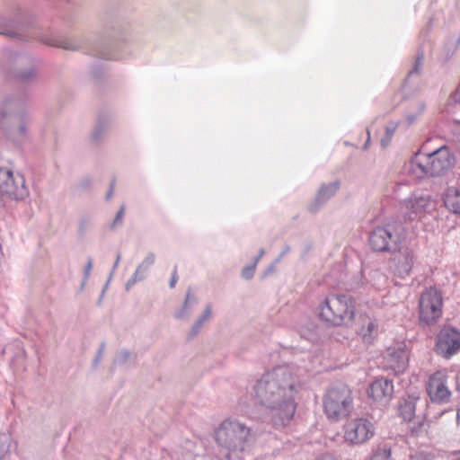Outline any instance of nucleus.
Segmentation results:
<instances>
[{
    "mask_svg": "<svg viewBox=\"0 0 460 460\" xmlns=\"http://www.w3.org/2000/svg\"><path fill=\"white\" fill-rule=\"evenodd\" d=\"M297 378L288 367L279 366L264 373L253 385L256 402L271 411L276 429L287 426L296 411Z\"/></svg>",
    "mask_w": 460,
    "mask_h": 460,
    "instance_id": "nucleus-1",
    "label": "nucleus"
},
{
    "mask_svg": "<svg viewBox=\"0 0 460 460\" xmlns=\"http://www.w3.org/2000/svg\"><path fill=\"white\" fill-rule=\"evenodd\" d=\"M424 109H425V104L423 102H420L419 104L418 111H416L414 113H408L405 116V119L407 121V126H411V124H413L416 121V119H418V117L423 112Z\"/></svg>",
    "mask_w": 460,
    "mask_h": 460,
    "instance_id": "nucleus-35",
    "label": "nucleus"
},
{
    "mask_svg": "<svg viewBox=\"0 0 460 460\" xmlns=\"http://www.w3.org/2000/svg\"><path fill=\"white\" fill-rule=\"evenodd\" d=\"M45 43L55 47L62 48L66 50H79L83 49H89L92 50L93 55L103 59H115L116 55L110 54L102 45L99 43H92L89 39L85 37L80 38H61V39H49Z\"/></svg>",
    "mask_w": 460,
    "mask_h": 460,
    "instance_id": "nucleus-7",
    "label": "nucleus"
},
{
    "mask_svg": "<svg viewBox=\"0 0 460 460\" xmlns=\"http://www.w3.org/2000/svg\"><path fill=\"white\" fill-rule=\"evenodd\" d=\"M104 349H105V342H102V343L100 344V347H99L98 352H101L102 354H103Z\"/></svg>",
    "mask_w": 460,
    "mask_h": 460,
    "instance_id": "nucleus-56",
    "label": "nucleus"
},
{
    "mask_svg": "<svg viewBox=\"0 0 460 460\" xmlns=\"http://www.w3.org/2000/svg\"><path fill=\"white\" fill-rule=\"evenodd\" d=\"M37 77V68L31 66L27 68L20 69L15 72L14 78L22 84L32 83Z\"/></svg>",
    "mask_w": 460,
    "mask_h": 460,
    "instance_id": "nucleus-27",
    "label": "nucleus"
},
{
    "mask_svg": "<svg viewBox=\"0 0 460 460\" xmlns=\"http://www.w3.org/2000/svg\"><path fill=\"white\" fill-rule=\"evenodd\" d=\"M279 263V259H275L265 270L263 273V277H267L276 270V266Z\"/></svg>",
    "mask_w": 460,
    "mask_h": 460,
    "instance_id": "nucleus-41",
    "label": "nucleus"
},
{
    "mask_svg": "<svg viewBox=\"0 0 460 460\" xmlns=\"http://www.w3.org/2000/svg\"><path fill=\"white\" fill-rule=\"evenodd\" d=\"M109 283H110V281H109V280H107V282H106L105 286H104V287H103V288H102V294H101V296H100V297H99V299H98V305H101V304H102V298H103L104 293H105V291H106V289H107V288H108Z\"/></svg>",
    "mask_w": 460,
    "mask_h": 460,
    "instance_id": "nucleus-53",
    "label": "nucleus"
},
{
    "mask_svg": "<svg viewBox=\"0 0 460 460\" xmlns=\"http://www.w3.org/2000/svg\"><path fill=\"white\" fill-rule=\"evenodd\" d=\"M28 96L23 93H13L5 97L0 110V119L19 118L22 113H30L27 107Z\"/></svg>",
    "mask_w": 460,
    "mask_h": 460,
    "instance_id": "nucleus-11",
    "label": "nucleus"
},
{
    "mask_svg": "<svg viewBox=\"0 0 460 460\" xmlns=\"http://www.w3.org/2000/svg\"><path fill=\"white\" fill-rule=\"evenodd\" d=\"M105 131L106 128L104 124L99 121L98 124L95 126L93 131L92 132V139L95 142L101 141Z\"/></svg>",
    "mask_w": 460,
    "mask_h": 460,
    "instance_id": "nucleus-34",
    "label": "nucleus"
},
{
    "mask_svg": "<svg viewBox=\"0 0 460 460\" xmlns=\"http://www.w3.org/2000/svg\"><path fill=\"white\" fill-rule=\"evenodd\" d=\"M255 270H256L255 264L251 263L249 265H246L242 270V272H241L242 278L244 279H247V280L252 279L254 276Z\"/></svg>",
    "mask_w": 460,
    "mask_h": 460,
    "instance_id": "nucleus-37",
    "label": "nucleus"
},
{
    "mask_svg": "<svg viewBox=\"0 0 460 460\" xmlns=\"http://www.w3.org/2000/svg\"><path fill=\"white\" fill-rule=\"evenodd\" d=\"M353 409V399L349 387L339 383L332 385L323 398V410L326 417L338 421L347 417Z\"/></svg>",
    "mask_w": 460,
    "mask_h": 460,
    "instance_id": "nucleus-3",
    "label": "nucleus"
},
{
    "mask_svg": "<svg viewBox=\"0 0 460 460\" xmlns=\"http://www.w3.org/2000/svg\"><path fill=\"white\" fill-rule=\"evenodd\" d=\"M317 460H341V459L332 454H324L322 456H320L319 458H317Z\"/></svg>",
    "mask_w": 460,
    "mask_h": 460,
    "instance_id": "nucleus-49",
    "label": "nucleus"
},
{
    "mask_svg": "<svg viewBox=\"0 0 460 460\" xmlns=\"http://www.w3.org/2000/svg\"><path fill=\"white\" fill-rule=\"evenodd\" d=\"M429 163L427 154L417 153L409 164V173L415 178L429 177Z\"/></svg>",
    "mask_w": 460,
    "mask_h": 460,
    "instance_id": "nucleus-21",
    "label": "nucleus"
},
{
    "mask_svg": "<svg viewBox=\"0 0 460 460\" xmlns=\"http://www.w3.org/2000/svg\"><path fill=\"white\" fill-rule=\"evenodd\" d=\"M402 226L395 221L374 227L368 234V244L376 252H394L402 239Z\"/></svg>",
    "mask_w": 460,
    "mask_h": 460,
    "instance_id": "nucleus-4",
    "label": "nucleus"
},
{
    "mask_svg": "<svg viewBox=\"0 0 460 460\" xmlns=\"http://www.w3.org/2000/svg\"><path fill=\"white\" fill-rule=\"evenodd\" d=\"M410 460H431L430 455L425 452H416L411 455Z\"/></svg>",
    "mask_w": 460,
    "mask_h": 460,
    "instance_id": "nucleus-40",
    "label": "nucleus"
},
{
    "mask_svg": "<svg viewBox=\"0 0 460 460\" xmlns=\"http://www.w3.org/2000/svg\"><path fill=\"white\" fill-rule=\"evenodd\" d=\"M435 350L444 358H450L460 351V332L452 327L443 328L438 335Z\"/></svg>",
    "mask_w": 460,
    "mask_h": 460,
    "instance_id": "nucleus-9",
    "label": "nucleus"
},
{
    "mask_svg": "<svg viewBox=\"0 0 460 460\" xmlns=\"http://www.w3.org/2000/svg\"><path fill=\"white\" fill-rule=\"evenodd\" d=\"M319 318L332 326L349 324L355 317V302L350 295L330 294L318 305Z\"/></svg>",
    "mask_w": 460,
    "mask_h": 460,
    "instance_id": "nucleus-2",
    "label": "nucleus"
},
{
    "mask_svg": "<svg viewBox=\"0 0 460 460\" xmlns=\"http://www.w3.org/2000/svg\"><path fill=\"white\" fill-rule=\"evenodd\" d=\"M11 447V438L5 433H0V460L9 454Z\"/></svg>",
    "mask_w": 460,
    "mask_h": 460,
    "instance_id": "nucleus-31",
    "label": "nucleus"
},
{
    "mask_svg": "<svg viewBox=\"0 0 460 460\" xmlns=\"http://www.w3.org/2000/svg\"><path fill=\"white\" fill-rule=\"evenodd\" d=\"M427 155L429 163V177L440 176L454 165L455 156L447 146H442Z\"/></svg>",
    "mask_w": 460,
    "mask_h": 460,
    "instance_id": "nucleus-10",
    "label": "nucleus"
},
{
    "mask_svg": "<svg viewBox=\"0 0 460 460\" xmlns=\"http://www.w3.org/2000/svg\"><path fill=\"white\" fill-rule=\"evenodd\" d=\"M371 460H393L391 447L387 444L378 446L374 449Z\"/></svg>",
    "mask_w": 460,
    "mask_h": 460,
    "instance_id": "nucleus-30",
    "label": "nucleus"
},
{
    "mask_svg": "<svg viewBox=\"0 0 460 460\" xmlns=\"http://www.w3.org/2000/svg\"><path fill=\"white\" fill-rule=\"evenodd\" d=\"M124 216H125V206L122 205L120 208L116 213V216L112 222L111 223L110 228L111 230H115L119 227H121L123 226L124 222Z\"/></svg>",
    "mask_w": 460,
    "mask_h": 460,
    "instance_id": "nucleus-32",
    "label": "nucleus"
},
{
    "mask_svg": "<svg viewBox=\"0 0 460 460\" xmlns=\"http://www.w3.org/2000/svg\"><path fill=\"white\" fill-rule=\"evenodd\" d=\"M90 185H91V180L89 178H84L80 181L78 187L82 190H86L90 187Z\"/></svg>",
    "mask_w": 460,
    "mask_h": 460,
    "instance_id": "nucleus-47",
    "label": "nucleus"
},
{
    "mask_svg": "<svg viewBox=\"0 0 460 460\" xmlns=\"http://www.w3.org/2000/svg\"><path fill=\"white\" fill-rule=\"evenodd\" d=\"M418 399V396L411 394L400 401L398 411L403 420L411 421L413 419L415 416L416 402Z\"/></svg>",
    "mask_w": 460,
    "mask_h": 460,
    "instance_id": "nucleus-24",
    "label": "nucleus"
},
{
    "mask_svg": "<svg viewBox=\"0 0 460 460\" xmlns=\"http://www.w3.org/2000/svg\"><path fill=\"white\" fill-rule=\"evenodd\" d=\"M22 23V16L19 12L13 16H1L0 34L9 38H16L19 36Z\"/></svg>",
    "mask_w": 460,
    "mask_h": 460,
    "instance_id": "nucleus-17",
    "label": "nucleus"
},
{
    "mask_svg": "<svg viewBox=\"0 0 460 460\" xmlns=\"http://www.w3.org/2000/svg\"><path fill=\"white\" fill-rule=\"evenodd\" d=\"M94 218L91 215H82L78 221L77 234L80 238H84L86 234L93 229Z\"/></svg>",
    "mask_w": 460,
    "mask_h": 460,
    "instance_id": "nucleus-28",
    "label": "nucleus"
},
{
    "mask_svg": "<svg viewBox=\"0 0 460 460\" xmlns=\"http://www.w3.org/2000/svg\"><path fill=\"white\" fill-rule=\"evenodd\" d=\"M0 196L14 200H24L29 197V189L23 175L14 174L13 170L0 166Z\"/></svg>",
    "mask_w": 460,
    "mask_h": 460,
    "instance_id": "nucleus-6",
    "label": "nucleus"
},
{
    "mask_svg": "<svg viewBox=\"0 0 460 460\" xmlns=\"http://www.w3.org/2000/svg\"><path fill=\"white\" fill-rule=\"evenodd\" d=\"M385 358L389 367L395 372H403L408 367L409 354L403 348L389 349Z\"/></svg>",
    "mask_w": 460,
    "mask_h": 460,
    "instance_id": "nucleus-19",
    "label": "nucleus"
},
{
    "mask_svg": "<svg viewBox=\"0 0 460 460\" xmlns=\"http://www.w3.org/2000/svg\"><path fill=\"white\" fill-rule=\"evenodd\" d=\"M423 58H424V53L422 51L418 53L416 58H415V61H414V65H413L412 68L408 73L409 77L412 76L413 75H419L420 73Z\"/></svg>",
    "mask_w": 460,
    "mask_h": 460,
    "instance_id": "nucleus-33",
    "label": "nucleus"
},
{
    "mask_svg": "<svg viewBox=\"0 0 460 460\" xmlns=\"http://www.w3.org/2000/svg\"><path fill=\"white\" fill-rule=\"evenodd\" d=\"M87 280H88V279H85V278H84V279H83V281H82V283H81V285H80V290H83V289H84V286H85V284H86Z\"/></svg>",
    "mask_w": 460,
    "mask_h": 460,
    "instance_id": "nucleus-57",
    "label": "nucleus"
},
{
    "mask_svg": "<svg viewBox=\"0 0 460 460\" xmlns=\"http://www.w3.org/2000/svg\"><path fill=\"white\" fill-rule=\"evenodd\" d=\"M341 185V181L340 180H335L334 181L329 183H323L315 196L314 202L317 207L324 204L328 199L333 197L337 191L340 190Z\"/></svg>",
    "mask_w": 460,
    "mask_h": 460,
    "instance_id": "nucleus-23",
    "label": "nucleus"
},
{
    "mask_svg": "<svg viewBox=\"0 0 460 460\" xmlns=\"http://www.w3.org/2000/svg\"><path fill=\"white\" fill-rule=\"evenodd\" d=\"M357 333L365 343L371 344L377 336L378 325L375 318L367 314L358 318Z\"/></svg>",
    "mask_w": 460,
    "mask_h": 460,
    "instance_id": "nucleus-16",
    "label": "nucleus"
},
{
    "mask_svg": "<svg viewBox=\"0 0 460 460\" xmlns=\"http://www.w3.org/2000/svg\"><path fill=\"white\" fill-rule=\"evenodd\" d=\"M130 355L131 354H130L129 350L121 349L115 357V358L113 360V364L114 365H121V364L126 363L128 360Z\"/></svg>",
    "mask_w": 460,
    "mask_h": 460,
    "instance_id": "nucleus-36",
    "label": "nucleus"
},
{
    "mask_svg": "<svg viewBox=\"0 0 460 460\" xmlns=\"http://www.w3.org/2000/svg\"><path fill=\"white\" fill-rule=\"evenodd\" d=\"M296 330L300 337L312 343H318L323 335V328L314 319L304 316L296 323Z\"/></svg>",
    "mask_w": 460,
    "mask_h": 460,
    "instance_id": "nucleus-15",
    "label": "nucleus"
},
{
    "mask_svg": "<svg viewBox=\"0 0 460 460\" xmlns=\"http://www.w3.org/2000/svg\"><path fill=\"white\" fill-rule=\"evenodd\" d=\"M120 259H121V255L120 253H118L117 256H116V260L114 261V264L112 266V269H111V274H110V277L108 279L109 281H111L115 270L118 269V266H119V263L120 261Z\"/></svg>",
    "mask_w": 460,
    "mask_h": 460,
    "instance_id": "nucleus-45",
    "label": "nucleus"
},
{
    "mask_svg": "<svg viewBox=\"0 0 460 460\" xmlns=\"http://www.w3.org/2000/svg\"><path fill=\"white\" fill-rule=\"evenodd\" d=\"M415 261V254L411 248L407 246L399 247L393 258L394 274L401 279H405L410 275Z\"/></svg>",
    "mask_w": 460,
    "mask_h": 460,
    "instance_id": "nucleus-12",
    "label": "nucleus"
},
{
    "mask_svg": "<svg viewBox=\"0 0 460 460\" xmlns=\"http://www.w3.org/2000/svg\"><path fill=\"white\" fill-rule=\"evenodd\" d=\"M92 269H93V259L91 257H89L87 260V263L85 264L84 269V278H85V279H89Z\"/></svg>",
    "mask_w": 460,
    "mask_h": 460,
    "instance_id": "nucleus-42",
    "label": "nucleus"
},
{
    "mask_svg": "<svg viewBox=\"0 0 460 460\" xmlns=\"http://www.w3.org/2000/svg\"><path fill=\"white\" fill-rule=\"evenodd\" d=\"M195 322L198 323L201 326H203V324L205 323V321H202L200 318H198Z\"/></svg>",
    "mask_w": 460,
    "mask_h": 460,
    "instance_id": "nucleus-58",
    "label": "nucleus"
},
{
    "mask_svg": "<svg viewBox=\"0 0 460 460\" xmlns=\"http://www.w3.org/2000/svg\"><path fill=\"white\" fill-rule=\"evenodd\" d=\"M401 124L400 121H389L385 127V136H387L391 138H393L394 132L396 131L397 128Z\"/></svg>",
    "mask_w": 460,
    "mask_h": 460,
    "instance_id": "nucleus-38",
    "label": "nucleus"
},
{
    "mask_svg": "<svg viewBox=\"0 0 460 460\" xmlns=\"http://www.w3.org/2000/svg\"><path fill=\"white\" fill-rule=\"evenodd\" d=\"M445 207L452 213L460 216V188L449 187L443 198Z\"/></svg>",
    "mask_w": 460,
    "mask_h": 460,
    "instance_id": "nucleus-25",
    "label": "nucleus"
},
{
    "mask_svg": "<svg viewBox=\"0 0 460 460\" xmlns=\"http://www.w3.org/2000/svg\"><path fill=\"white\" fill-rule=\"evenodd\" d=\"M367 394L373 401L382 405L387 404L394 395L393 381L385 377L376 379L370 384Z\"/></svg>",
    "mask_w": 460,
    "mask_h": 460,
    "instance_id": "nucleus-13",
    "label": "nucleus"
},
{
    "mask_svg": "<svg viewBox=\"0 0 460 460\" xmlns=\"http://www.w3.org/2000/svg\"><path fill=\"white\" fill-rule=\"evenodd\" d=\"M370 143V131L367 129V139L364 145V149H367Z\"/></svg>",
    "mask_w": 460,
    "mask_h": 460,
    "instance_id": "nucleus-55",
    "label": "nucleus"
},
{
    "mask_svg": "<svg viewBox=\"0 0 460 460\" xmlns=\"http://www.w3.org/2000/svg\"><path fill=\"white\" fill-rule=\"evenodd\" d=\"M198 304V299L190 294L189 290L186 293L184 303L179 310L175 311L174 317L178 320H187L191 315L193 308Z\"/></svg>",
    "mask_w": 460,
    "mask_h": 460,
    "instance_id": "nucleus-26",
    "label": "nucleus"
},
{
    "mask_svg": "<svg viewBox=\"0 0 460 460\" xmlns=\"http://www.w3.org/2000/svg\"><path fill=\"white\" fill-rule=\"evenodd\" d=\"M392 138L387 137V136H384L381 140H380V144L382 146V147H386L390 142H391Z\"/></svg>",
    "mask_w": 460,
    "mask_h": 460,
    "instance_id": "nucleus-51",
    "label": "nucleus"
},
{
    "mask_svg": "<svg viewBox=\"0 0 460 460\" xmlns=\"http://www.w3.org/2000/svg\"><path fill=\"white\" fill-rule=\"evenodd\" d=\"M460 44V32L459 35L456 37L448 38L443 47V54L445 56V60L448 61L456 53L458 46Z\"/></svg>",
    "mask_w": 460,
    "mask_h": 460,
    "instance_id": "nucleus-29",
    "label": "nucleus"
},
{
    "mask_svg": "<svg viewBox=\"0 0 460 460\" xmlns=\"http://www.w3.org/2000/svg\"><path fill=\"white\" fill-rule=\"evenodd\" d=\"M403 206L409 219L413 220L432 209V200L427 195L411 194L403 201Z\"/></svg>",
    "mask_w": 460,
    "mask_h": 460,
    "instance_id": "nucleus-14",
    "label": "nucleus"
},
{
    "mask_svg": "<svg viewBox=\"0 0 460 460\" xmlns=\"http://www.w3.org/2000/svg\"><path fill=\"white\" fill-rule=\"evenodd\" d=\"M264 253H265V250L263 248L260 249L259 252H258V255L253 258V261H252V263L255 264V266L257 267L258 262L260 261L261 257L264 255Z\"/></svg>",
    "mask_w": 460,
    "mask_h": 460,
    "instance_id": "nucleus-50",
    "label": "nucleus"
},
{
    "mask_svg": "<svg viewBox=\"0 0 460 460\" xmlns=\"http://www.w3.org/2000/svg\"><path fill=\"white\" fill-rule=\"evenodd\" d=\"M113 189H114V182H112L111 184V187L109 189V190L107 191V194H106V199H109L112 197L113 195Z\"/></svg>",
    "mask_w": 460,
    "mask_h": 460,
    "instance_id": "nucleus-54",
    "label": "nucleus"
},
{
    "mask_svg": "<svg viewBox=\"0 0 460 460\" xmlns=\"http://www.w3.org/2000/svg\"><path fill=\"white\" fill-rule=\"evenodd\" d=\"M16 119L17 127L12 128V137L16 144H22L28 138V126L31 123L32 119L30 113H22Z\"/></svg>",
    "mask_w": 460,
    "mask_h": 460,
    "instance_id": "nucleus-22",
    "label": "nucleus"
},
{
    "mask_svg": "<svg viewBox=\"0 0 460 460\" xmlns=\"http://www.w3.org/2000/svg\"><path fill=\"white\" fill-rule=\"evenodd\" d=\"M178 280V275H177V267H174L173 272L172 274L171 279L169 281V287L171 288H173L177 283Z\"/></svg>",
    "mask_w": 460,
    "mask_h": 460,
    "instance_id": "nucleus-46",
    "label": "nucleus"
},
{
    "mask_svg": "<svg viewBox=\"0 0 460 460\" xmlns=\"http://www.w3.org/2000/svg\"><path fill=\"white\" fill-rule=\"evenodd\" d=\"M427 392L432 402L443 403L448 402L451 392L445 382L438 378H430L427 387Z\"/></svg>",
    "mask_w": 460,
    "mask_h": 460,
    "instance_id": "nucleus-18",
    "label": "nucleus"
},
{
    "mask_svg": "<svg viewBox=\"0 0 460 460\" xmlns=\"http://www.w3.org/2000/svg\"><path fill=\"white\" fill-rule=\"evenodd\" d=\"M290 252V246L288 244H285L283 246V249L280 252V254L276 258V259H279V262L281 261L282 258L288 254V252Z\"/></svg>",
    "mask_w": 460,
    "mask_h": 460,
    "instance_id": "nucleus-48",
    "label": "nucleus"
},
{
    "mask_svg": "<svg viewBox=\"0 0 460 460\" xmlns=\"http://www.w3.org/2000/svg\"><path fill=\"white\" fill-rule=\"evenodd\" d=\"M344 438L351 445H360L372 438L375 435L374 424L365 418L349 420L344 425Z\"/></svg>",
    "mask_w": 460,
    "mask_h": 460,
    "instance_id": "nucleus-8",
    "label": "nucleus"
},
{
    "mask_svg": "<svg viewBox=\"0 0 460 460\" xmlns=\"http://www.w3.org/2000/svg\"><path fill=\"white\" fill-rule=\"evenodd\" d=\"M102 354L101 352H98V351H97V353H96V355H95V358H94V359H93V367L94 368H95V367H97V366H98L99 362H100V361H101V359H102Z\"/></svg>",
    "mask_w": 460,
    "mask_h": 460,
    "instance_id": "nucleus-52",
    "label": "nucleus"
},
{
    "mask_svg": "<svg viewBox=\"0 0 460 460\" xmlns=\"http://www.w3.org/2000/svg\"><path fill=\"white\" fill-rule=\"evenodd\" d=\"M155 255L154 252H149L144 258V260L139 263L131 276L130 279L125 284V288L127 290H129L136 283L146 279L147 271L149 268L155 263Z\"/></svg>",
    "mask_w": 460,
    "mask_h": 460,
    "instance_id": "nucleus-20",
    "label": "nucleus"
},
{
    "mask_svg": "<svg viewBox=\"0 0 460 460\" xmlns=\"http://www.w3.org/2000/svg\"><path fill=\"white\" fill-rule=\"evenodd\" d=\"M450 102L460 108V84L457 89L451 93Z\"/></svg>",
    "mask_w": 460,
    "mask_h": 460,
    "instance_id": "nucleus-39",
    "label": "nucleus"
},
{
    "mask_svg": "<svg viewBox=\"0 0 460 460\" xmlns=\"http://www.w3.org/2000/svg\"><path fill=\"white\" fill-rule=\"evenodd\" d=\"M443 298L436 288H425L419 299V319L423 325L435 324L442 315Z\"/></svg>",
    "mask_w": 460,
    "mask_h": 460,
    "instance_id": "nucleus-5",
    "label": "nucleus"
},
{
    "mask_svg": "<svg viewBox=\"0 0 460 460\" xmlns=\"http://www.w3.org/2000/svg\"><path fill=\"white\" fill-rule=\"evenodd\" d=\"M211 314H212L211 305H208L206 306L204 312L202 313V314L199 318H200L202 321L206 322L211 316Z\"/></svg>",
    "mask_w": 460,
    "mask_h": 460,
    "instance_id": "nucleus-44",
    "label": "nucleus"
},
{
    "mask_svg": "<svg viewBox=\"0 0 460 460\" xmlns=\"http://www.w3.org/2000/svg\"><path fill=\"white\" fill-rule=\"evenodd\" d=\"M201 328L202 326L195 322L190 329L189 339H193L194 337H196L199 334Z\"/></svg>",
    "mask_w": 460,
    "mask_h": 460,
    "instance_id": "nucleus-43",
    "label": "nucleus"
}]
</instances>
